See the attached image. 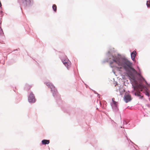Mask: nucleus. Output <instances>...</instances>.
<instances>
[{"instance_id": "5", "label": "nucleus", "mask_w": 150, "mask_h": 150, "mask_svg": "<svg viewBox=\"0 0 150 150\" xmlns=\"http://www.w3.org/2000/svg\"><path fill=\"white\" fill-rule=\"evenodd\" d=\"M63 63L65 66L68 68L70 66L71 62L67 59H65L63 61Z\"/></svg>"}, {"instance_id": "3", "label": "nucleus", "mask_w": 150, "mask_h": 150, "mask_svg": "<svg viewBox=\"0 0 150 150\" xmlns=\"http://www.w3.org/2000/svg\"><path fill=\"white\" fill-rule=\"evenodd\" d=\"M28 100L29 102L30 103H33L35 102L36 99L32 92L30 93L28 98Z\"/></svg>"}, {"instance_id": "4", "label": "nucleus", "mask_w": 150, "mask_h": 150, "mask_svg": "<svg viewBox=\"0 0 150 150\" xmlns=\"http://www.w3.org/2000/svg\"><path fill=\"white\" fill-rule=\"evenodd\" d=\"M124 96V99L126 103H128L132 100L131 96L129 94H125Z\"/></svg>"}, {"instance_id": "12", "label": "nucleus", "mask_w": 150, "mask_h": 150, "mask_svg": "<svg viewBox=\"0 0 150 150\" xmlns=\"http://www.w3.org/2000/svg\"><path fill=\"white\" fill-rule=\"evenodd\" d=\"M52 8L54 11L56 12L57 11V7L55 4H54L52 6Z\"/></svg>"}, {"instance_id": "6", "label": "nucleus", "mask_w": 150, "mask_h": 150, "mask_svg": "<svg viewBox=\"0 0 150 150\" xmlns=\"http://www.w3.org/2000/svg\"><path fill=\"white\" fill-rule=\"evenodd\" d=\"M46 85L50 87L51 89V91H54V92H55L56 91V90L55 89V87L54 86L50 83L49 82H47L46 83Z\"/></svg>"}, {"instance_id": "1", "label": "nucleus", "mask_w": 150, "mask_h": 150, "mask_svg": "<svg viewBox=\"0 0 150 150\" xmlns=\"http://www.w3.org/2000/svg\"><path fill=\"white\" fill-rule=\"evenodd\" d=\"M110 59V63L112 67H115L120 69L123 68L126 70L129 68L132 71H135V69L131 67L132 63L127 59L121 58L116 55L112 56Z\"/></svg>"}, {"instance_id": "15", "label": "nucleus", "mask_w": 150, "mask_h": 150, "mask_svg": "<svg viewBox=\"0 0 150 150\" xmlns=\"http://www.w3.org/2000/svg\"><path fill=\"white\" fill-rule=\"evenodd\" d=\"M0 30L1 31H2V29L1 28H0Z\"/></svg>"}, {"instance_id": "8", "label": "nucleus", "mask_w": 150, "mask_h": 150, "mask_svg": "<svg viewBox=\"0 0 150 150\" xmlns=\"http://www.w3.org/2000/svg\"><path fill=\"white\" fill-rule=\"evenodd\" d=\"M114 100V98H112V106L113 108H116L117 107V102L115 101Z\"/></svg>"}, {"instance_id": "13", "label": "nucleus", "mask_w": 150, "mask_h": 150, "mask_svg": "<svg viewBox=\"0 0 150 150\" xmlns=\"http://www.w3.org/2000/svg\"><path fill=\"white\" fill-rule=\"evenodd\" d=\"M146 5L148 7H150V0L147 1Z\"/></svg>"}, {"instance_id": "11", "label": "nucleus", "mask_w": 150, "mask_h": 150, "mask_svg": "<svg viewBox=\"0 0 150 150\" xmlns=\"http://www.w3.org/2000/svg\"><path fill=\"white\" fill-rule=\"evenodd\" d=\"M145 94L146 96H149V90L146 88V89L145 90Z\"/></svg>"}, {"instance_id": "9", "label": "nucleus", "mask_w": 150, "mask_h": 150, "mask_svg": "<svg viewBox=\"0 0 150 150\" xmlns=\"http://www.w3.org/2000/svg\"><path fill=\"white\" fill-rule=\"evenodd\" d=\"M42 144H48L50 143V141L46 139H44L42 141Z\"/></svg>"}, {"instance_id": "10", "label": "nucleus", "mask_w": 150, "mask_h": 150, "mask_svg": "<svg viewBox=\"0 0 150 150\" xmlns=\"http://www.w3.org/2000/svg\"><path fill=\"white\" fill-rule=\"evenodd\" d=\"M23 2H25L26 5H29L31 3L30 0H22Z\"/></svg>"}, {"instance_id": "2", "label": "nucleus", "mask_w": 150, "mask_h": 150, "mask_svg": "<svg viewBox=\"0 0 150 150\" xmlns=\"http://www.w3.org/2000/svg\"><path fill=\"white\" fill-rule=\"evenodd\" d=\"M133 88H134V90L137 91V92L135 93V96H138L140 97V98H142L143 97V96H141V95H140V92L138 91V90L139 88L141 89V91H142V88L141 85L140 84H139L135 86H133Z\"/></svg>"}, {"instance_id": "7", "label": "nucleus", "mask_w": 150, "mask_h": 150, "mask_svg": "<svg viewBox=\"0 0 150 150\" xmlns=\"http://www.w3.org/2000/svg\"><path fill=\"white\" fill-rule=\"evenodd\" d=\"M136 52L134 51H133L131 54V57L133 61L135 59V57L136 56Z\"/></svg>"}, {"instance_id": "14", "label": "nucleus", "mask_w": 150, "mask_h": 150, "mask_svg": "<svg viewBox=\"0 0 150 150\" xmlns=\"http://www.w3.org/2000/svg\"><path fill=\"white\" fill-rule=\"evenodd\" d=\"M31 87L30 86H26V88H27V89L28 90H29L30 89V88H31Z\"/></svg>"}]
</instances>
